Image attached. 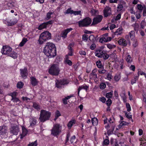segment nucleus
Listing matches in <instances>:
<instances>
[{
    "mask_svg": "<svg viewBox=\"0 0 146 146\" xmlns=\"http://www.w3.org/2000/svg\"><path fill=\"white\" fill-rule=\"evenodd\" d=\"M129 124V123L124 121H121L120 123V126L122 127L123 126L127 125Z\"/></svg>",
    "mask_w": 146,
    "mask_h": 146,
    "instance_id": "ea45409f",
    "label": "nucleus"
},
{
    "mask_svg": "<svg viewBox=\"0 0 146 146\" xmlns=\"http://www.w3.org/2000/svg\"><path fill=\"white\" fill-rule=\"evenodd\" d=\"M11 100L14 103H16L17 104H18L20 102V101L19 99L17 97L12 98Z\"/></svg>",
    "mask_w": 146,
    "mask_h": 146,
    "instance_id": "473e14b6",
    "label": "nucleus"
},
{
    "mask_svg": "<svg viewBox=\"0 0 146 146\" xmlns=\"http://www.w3.org/2000/svg\"><path fill=\"white\" fill-rule=\"evenodd\" d=\"M7 131V128L5 126H0V135L5 134Z\"/></svg>",
    "mask_w": 146,
    "mask_h": 146,
    "instance_id": "6ab92c4d",
    "label": "nucleus"
},
{
    "mask_svg": "<svg viewBox=\"0 0 146 146\" xmlns=\"http://www.w3.org/2000/svg\"><path fill=\"white\" fill-rule=\"evenodd\" d=\"M19 131V128L17 125L13 126L10 130V132L15 135H17Z\"/></svg>",
    "mask_w": 146,
    "mask_h": 146,
    "instance_id": "f8f14e48",
    "label": "nucleus"
},
{
    "mask_svg": "<svg viewBox=\"0 0 146 146\" xmlns=\"http://www.w3.org/2000/svg\"><path fill=\"white\" fill-rule=\"evenodd\" d=\"M97 66L98 68H101L102 67L101 62L100 61H98L96 62Z\"/></svg>",
    "mask_w": 146,
    "mask_h": 146,
    "instance_id": "052dcab7",
    "label": "nucleus"
},
{
    "mask_svg": "<svg viewBox=\"0 0 146 146\" xmlns=\"http://www.w3.org/2000/svg\"><path fill=\"white\" fill-rule=\"evenodd\" d=\"M31 84L34 86H36L38 84V82L36 79L33 77L30 78Z\"/></svg>",
    "mask_w": 146,
    "mask_h": 146,
    "instance_id": "b1692460",
    "label": "nucleus"
},
{
    "mask_svg": "<svg viewBox=\"0 0 146 146\" xmlns=\"http://www.w3.org/2000/svg\"><path fill=\"white\" fill-rule=\"evenodd\" d=\"M74 45V43H72L69 44L68 47L69 50H73L72 47H73Z\"/></svg>",
    "mask_w": 146,
    "mask_h": 146,
    "instance_id": "680f3d73",
    "label": "nucleus"
},
{
    "mask_svg": "<svg viewBox=\"0 0 146 146\" xmlns=\"http://www.w3.org/2000/svg\"><path fill=\"white\" fill-rule=\"evenodd\" d=\"M61 114L60 111L58 110H57L55 112V118L54 119V120L56 121L57 118L60 116Z\"/></svg>",
    "mask_w": 146,
    "mask_h": 146,
    "instance_id": "c9c22d12",
    "label": "nucleus"
},
{
    "mask_svg": "<svg viewBox=\"0 0 146 146\" xmlns=\"http://www.w3.org/2000/svg\"><path fill=\"white\" fill-rule=\"evenodd\" d=\"M123 8V6L122 5L119 4L117 7V11H120L122 10Z\"/></svg>",
    "mask_w": 146,
    "mask_h": 146,
    "instance_id": "09e8293b",
    "label": "nucleus"
},
{
    "mask_svg": "<svg viewBox=\"0 0 146 146\" xmlns=\"http://www.w3.org/2000/svg\"><path fill=\"white\" fill-rule=\"evenodd\" d=\"M123 29L121 27H120L118 29L115 33V35H120L123 33Z\"/></svg>",
    "mask_w": 146,
    "mask_h": 146,
    "instance_id": "cd10ccee",
    "label": "nucleus"
},
{
    "mask_svg": "<svg viewBox=\"0 0 146 146\" xmlns=\"http://www.w3.org/2000/svg\"><path fill=\"white\" fill-rule=\"evenodd\" d=\"M92 20L89 17H86L78 22L79 27H87L90 25L91 23Z\"/></svg>",
    "mask_w": 146,
    "mask_h": 146,
    "instance_id": "39448f33",
    "label": "nucleus"
},
{
    "mask_svg": "<svg viewBox=\"0 0 146 146\" xmlns=\"http://www.w3.org/2000/svg\"><path fill=\"white\" fill-rule=\"evenodd\" d=\"M53 21H49L48 22L44 23L40 25L38 27V29L39 30H41L42 29L45 28L49 24H51L53 23Z\"/></svg>",
    "mask_w": 146,
    "mask_h": 146,
    "instance_id": "a211bd4d",
    "label": "nucleus"
},
{
    "mask_svg": "<svg viewBox=\"0 0 146 146\" xmlns=\"http://www.w3.org/2000/svg\"><path fill=\"white\" fill-rule=\"evenodd\" d=\"M102 57L105 60L109 58V56L106 53L104 52L102 54Z\"/></svg>",
    "mask_w": 146,
    "mask_h": 146,
    "instance_id": "bf43d9fd",
    "label": "nucleus"
},
{
    "mask_svg": "<svg viewBox=\"0 0 146 146\" xmlns=\"http://www.w3.org/2000/svg\"><path fill=\"white\" fill-rule=\"evenodd\" d=\"M23 83L21 82H18L17 83V87L18 88H21L23 87Z\"/></svg>",
    "mask_w": 146,
    "mask_h": 146,
    "instance_id": "603ef678",
    "label": "nucleus"
},
{
    "mask_svg": "<svg viewBox=\"0 0 146 146\" xmlns=\"http://www.w3.org/2000/svg\"><path fill=\"white\" fill-rule=\"evenodd\" d=\"M119 44L123 46H126L127 45V41L124 39L122 38L120 39L118 41Z\"/></svg>",
    "mask_w": 146,
    "mask_h": 146,
    "instance_id": "393cba45",
    "label": "nucleus"
},
{
    "mask_svg": "<svg viewBox=\"0 0 146 146\" xmlns=\"http://www.w3.org/2000/svg\"><path fill=\"white\" fill-rule=\"evenodd\" d=\"M76 122V120L74 119H72L68 123L67 125L68 128L70 129L71 128L72 126L75 124Z\"/></svg>",
    "mask_w": 146,
    "mask_h": 146,
    "instance_id": "412c9836",
    "label": "nucleus"
},
{
    "mask_svg": "<svg viewBox=\"0 0 146 146\" xmlns=\"http://www.w3.org/2000/svg\"><path fill=\"white\" fill-rule=\"evenodd\" d=\"M15 3L13 2L9 3L7 4L8 6L11 8L15 7Z\"/></svg>",
    "mask_w": 146,
    "mask_h": 146,
    "instance_id": "3c124183",
    "label": "nucleus"
},
{
    "mask_svg": "<svg viewBox=\"0 0 146 146\" xmlns=\"http://www.w3.org/2000/svg\"><path fill=\"white\" fill-rule=\"evenodd\" d=\"M43 52L49 58L54 57L56 55V48L55 44L52 42H47L44 48Z\"/></svg>",
    "mask_w": 146,
    "mask_h": 146,
    "instance_id": "f257e3e1",
    "label": "nucleus"
},
{
    "mask_svg": "<svg viewBox=\"0 0 146 146\" xmlns=\"http://www.w3.org/2000/svg\"><path fill=\"white\" fill-rule=\"evenodd\" d=\"M103 143V146H104V145H108L110 143L109 140L108 139H105L104 140Z\"/></svg>",
    "mask_w": 146,
    "mask_h": 146,
    "instance_id": "13d9d810",
    "label": "nucleus"
},
{
    "mask_svg": "<svg viewBox=\"0 0 146 146\" xmlns=\"http://www.w3.org/2000/svg\"><path fill=\"white\" fill-rule=\"evenodd\" d=\"M112 39L111 37L108 36V34L107 33L104 35L100 38L99 41L101 43H103L110 41Z\"/></svg>",
    "mask_w": 146,
    "mask_h": 146,
    "instance_id": "1a4fd4ad",
    "label": "nucleus"
},
{
    "mask_svg": "<svg viewBox=\"0 0 146 146\" xmlns=\"http://www.w3.org/2000/svg\"><path fill=\"white\" fill-rule=\"evenodd\" d=\"M112 76L111 75V74L108 73L106 76V79L110 80L112 79Z\"/></svg>",
    "mask_w": 146,
    "mask_h": 146,
    "instance_id": "6e6d98bb",
    "label": "nucleus"
},
{
    "mask_svg": "<svg viewBox=\"0 0 146 146\" xmlns=\"http://www.w3.org/2000/svg\"><path fill=\"white\" fill-rule=\"evenodd\" d=\"M129 35L131 39L133 38L135 36V32L133 31H131L129 33Z\"/></svg>",
    "mask_w": 146,
    "mask_h": 146,
    "instance_id": "e433bc0d",
    "label": "nucleus"
},
{
    "mask_svg": "<svg viewBox=\"0 0 146 146\" xmlns=\"http://www.w3.org/2000/svg\"><path fill=\"white\" fill-rule=\"evenodd\" d=\"M74 96V95L72 94L70 96H68L65 97V98L63 99V103L65 104H66L68 103L67 100L70 99L71 98Z\"/></svg>",
    "mask_w": 146,
    "mask_h": 146,
    "instance_id": "c85d7f7f",
    "label": "nucleus"
},
{
    "mask_svg": "<svg viewBox=\"0 0 146 146\" xmlns=\"http://www.w3.org/2000/svg\"><path fill=\"white\" fill-rule=\"evenodd\" d=\"M68 82L65 80H56V87L58 88H61L62 86L67 84Z\"/></svg>",
    "mask_w": 146,
    "mask_h": 146,
    "instance_id": "9d476101",
    "label": "nucleus"
},
{
    "mask_svg": "<svg viewBox=\"0 0 146 146\" xmlns=\"http://www.w3.org/2000/svg\"><path fill=\"white\" fill-rule=\"evenodd\" d=\"M12 49L10 47L7 46H3L1 50V52L2 54L8 55V56L12 51Z\"/></svg>",
    "mask_w": 146,
    "mask_h": 146,
    "instance_id": "6e6552de",
    "label": "nucleus"
},
{
    "mask_svg": "<svg viewBox=\"0 0 146 146\" xmlns=\"http://www.w3.org/2000/svg\"><path fill=\"white\" fill-rule=\"evenodd\" d=\"M73 30L72 28H68L62 31L61 34V36L63 38H64L67 37V34Z\"/></svg>",
    "mask_w": 146,
    "mask_h": 146,
    "instance_id": "dca6fc26",
    "label": "nucleus"
},
{
    "mask_svg": "<svg viewBox=\"0 0 146 146\" xmlns=\"http://www.w3.org/2000/svg\"><path fill=\"white\" fill-rule=\"evenodd\" d=\"M138 45L137 41V40L135 39L133 40V46L134 47H136Z\"/></svg>",
    "mask_w": 146,
    "mask_h": 146,
    "instance_id": "e2e57ef3",
    "label": "nucleus"
},
{
    "mask_svg": "<svg viewBox=\"0 0 146 146\" xmlns=\"http://www.w3.org/2000/svg\"><path fill=\"white\" fill-rule=\"evenodd\" d=\"M89 88V86L86 85L85 84H84L82 86H79L78 89V94H79L80 91L84 89L86 91H87Z\"/></svg>",
    "mask_w": 146,
    "mask_h": 146,
    "instance_id": "a878e982",
    "label": "nucleus"
},
{
    "mask_svg": "<svg viewBox=\"0 0 146 146\" xmlns=\"http://www.w3.org/2000/svg\"><path fill=\"white\" fill-rule=\"evenodd\" d=\"M73 11V10H71V9L70 8L68 9L66 11V12H65V14H72V13Z\"/></svg>",
    "mask_w": 146,
    "mask_h": 146,
    "instance_id": "69168bd1",
    "label": "nucleus"
},
{
    "mask_svg": "<svg viewBox=\"0 0 146 146\" xmlns=\"http://www.w3.org/2000/svg\"><path fill=\"white\" fill-rule=\"evenodd\" d=\"M18 94L16 92H13L9 94V95L11 96L12 98H13L17 96Z\"/></svg>",
    "mask_w": 146,
    "mask_h": 146,
    "instance_id": "a18cd8bd",
    "label": "nucleus"
},
{
    "mask_svg": "<svg viewBox=\"0 0 146 146\" xmlns=\"http://www.w3.org/2000/svg\"><path fill=\"white\" fill-rule=\"evenodd\" d=\"M92 125L94 126L97 125L98 123L97 119L95 117L92 119Z\"/></svg>",
    "mask_w": 146,
    "mask_h": 146,
    "instance_id": "72a5a7b5",
    "label": "nucleus"
},
{
    "mask_svg": "<svg viewBox=\"0 0 146 146\" xmlns=\"http://www.w3.org/2000/svg\"><path fill=\"white\" fill-rule=\"evenodd\" d=\"M22 133L20 135V138L21 139H22L25 136H26L27 135L28 132L27 130L25 127H24L22 126Z\"/></svg>",
    "mask_w": 146,
    "mask_h": 146,
    "instance_id": "4be33fe9",
    "label": "nucleus"
},
{
    "mask_svg": "<svg viewBox=\"0 0 146 146\" xmlns=\"http://www.w3.org/2000/svg\"><path fill=\"white\" fill-rule=\"evenodd\" d=\"M20 70L21 77L24 78H26L28 74L27 68L25 67L23 69H20Z\"/></svg>",
    "mask_w": 146,
    "mask_h": 146,
    "instance_id": "4468645a",
    "label": "nucleus"
},
{
    "mask_svg": "<svg viewBox=\"0 0 146 146\" xmlns=\"http://www.w3.org/2000/svg\"><path fill=\"white\" fill-rule=\"evenodd\" d=\"M139 75L138 74V76H135L132 79L131 81V84L133 85L135 83L136 81L138 80L139 78Z\"/></svg>",
    "mask_w": 146,
    "mask_h": 146,
    "instance_id": "2f4dec72",
    "label": "nucleus"
},
{
    "mask_svg": "<svg viewBox=\"0 0 146 146\" xmlns=\"http://www.w3.org/2000/svg\"><path fill=\"white\" fill-rule=\"evenodd\" d=\"M98 72L100 74H104L106 73V71L104 69L99 70H98Z\"/></svg>",
    "mask_w": 146,
    "mask_h": 146,
    "instance_id": "774afa93",
    "label": "nucleus"
},
{
    "mask_svg": "<svg viewBox=\"0 0 146 146\" xmlns=\"http://www.w3.org/2000/svg\"><path fill=\"white\" fill-rule=\"evenodd\" d=\"M107 47L109 49H113L116 46L115 45L108 44H107Z\"/></svg>",
    "mask_w": 146,
    "mask_h": 146,
    "instance_id": "a19ab883",
    "label": "nucleus"
},
{
    "mask_svg": "<svg viewBox=\"0 0 146 146\" xmlns=\"http://www.w3.org/2000/svg\"><path fill=\"white\" fill-rule=\"evenodd\" d=\"M29 122L30 125L33 126L36 125L37 122L36 118L34 117H31L29 118Z\"/></svg>",
    "mask_w": 146,
    "mask_h": 146,
    "instance_id": "aec40b11",
    "label": "nucleus"
},
{
    "mask_svg": "<svg viewBox=\"0 0 146 146\" xmlns=\"http://www.w3.org/2000/svg\"><path fill=\"white\" fill-rule=\"evenodd\" d=\"M104 13L105 17H107L111 13V8L109 7H106L104 10Z\"/></svg>",
    "mask_w": 146,
    "mask_h": 146,
    "instance_id": "f3484780",
    "label": "nucleus"
},
{
    "mask_svg": "<svg viewBox=\"0 0 146 146\" xmlns=\"http://www.w3.org/2000/svg\"><path fill=\"white\" fill-rule=\"evenodd\" d=\"M28 41V40L26 38H23L22 41L19 45V46L22 47L24 46L25 43Z\"/></svg>",
    "mask_w": 146,
    "mask_h": 146,
    "instance_id": "7c9ffc66",
    "label": "nucleus"
},
{
    "mask_svg": "<svg viewBox=\"0 0 146 146\" xmlns=\"http://www.w3.org/2000/svg\"><path fill=\"white\" fill-rule=\"evenodd\" d=\"M51 131V134L54 136H56L58 135L61 132L60 125L57 124L54 125Z\"/></svg>",
    "mask_w": 146,
    "mask_h": 146,
    "instance_id": "423d86ee",
    "label": "nucleus"
},
{
    "mask_svg": "<svg viewBox=\"0 0 146 146\" xmlns=\"http://www.w3.org/2000/svg\"><path fill=\"white\" fill-rule=\"evenodd\" d=\"M33 106L35 109L37 110H39L40 109V106L37 103H34Z\"/></svg>",
    "mask_w": 146,
    "mask_h": 146,
    "instance_id": "de8ad7c7",
    "label": "nucleus"
},
{
    "mask_svg": "<svg viewBox=\"0 0 146 146\" xmlns=\"http://www.w3.org/2000/svg\"><path fill=\"white\" fill-rule=\"evenodd\" d=\"M18 20L15 18H13L12 19L7 18L3 20V23L8 26L13 25L16 24Z\"/></svg>",
    "mask_w": 146,
    "mask_h": 146,
    "instance_id": "0eeeda50",
    "label": "nucleus"
},
{
    "mask_svg": "<svg viewBox=\"0 0 146 146\" xmlns=\"http://www.w3.org/2000/svg\"><path fill=\"white\" fill-rule=\"evenodd\" d=\"M126 60L128 63H131L132 62V59L130 55H127L126 57Z\"/></svg>",
    "mask_w": 146,
    "mask_h": 146,
    "instance_id": "4c0bfd02",
    "label": "nucleus"
},
{
    "mask_svg": "<svg viewBox=\"0 0 146 146\" xmlns=\"http://www.w3.org/2000/svg\"><path fill=\"white\" fill-rule=\"evenodd\" d=\"M60 71L58 65L57 64H53L48 70L49 73L52 75L57 76Z\"/></svg>",
    "mask_w": 146,
    "mask_h": 146,
    "instance_id": "20e7f679",
    "label": "nucleus"
},
{
    "mask_svg": "<svg viewBox=\"0 0 146 146\" xmlns=\"http://www.w3.org/2000/svg\"><path fill=\"white\" fill-rule=\"evenodd\" d=\"M146 23L145 21L144 20L142 21L140 24V28L141 29H143Z\"/></svg>",
    "mask_w": 146,
    "mask_h": 146,
    "instance_id": "c03bdc74",
    "label": "nucleus"
},
{
    "mask_svg": "<svg viewBox=\"0 0 146 146\" xmlns=\"http://www.w3.org/2000/svg\"><path fill=\"white\" fill-rule=\"evenodd\" d=\"M121 78L120 74H116L114 77V80L116 81H118Z\"/></svg>",
    "mask_w": 146,
    "mask_h": 146,
    "instance_id": "49530a36",
    "label": "nucleus"
},
{
    "mask_svg": "<svg viewBox=\"0 0 146 146\" xmlns=\"http://www.w3.org/2000/svg\"><path fill=\"white\" fill-rule=\"evenodd\" d=\"M125 114L126 117L128 119H132V115L129 114V113L127 112H125Z\"/></svg>",
    "mask_w": 146,
    "mask_h": 146,
    "instance_id": "4d7b16f0",
    "label": "nucleus"
},
{
    "mask_svg": "<svg viewBox=\"0 0 146 146\" xmlns=\"http://www.w3.org/2000/svg\"><path fill=\"white\" fill-rule=\"evenodd\" d=\"M145 8L146 6L145 5L141 4H137L136 6L137 9L140 12H142Z\"/></svg>",
    "mask_w": 146,
    "mask_h": 146,
    "instance_id": "5701e85b",
    "label": "nucleus"
},
{
    "mask_svg": "<svg viewBox=\"0 0 146 146\" xmlns=\"http://www.w3.org/2000/svg\"><path fill=\"white\" fill-rule=\"evenodd\" d=\"M8 56L11 57L14 59H16L17 58L18 55L17 53L15 51H11Z\"/></svg>",
    "mask_w": 146,
    "mask_h": 146,
    "instance_id": "bb28decb",
    "label": "nucleus"
},
{
    "mask_svg": "<svg viewBox=\"0 0 146 146\" xmlns=\"http://www.w3.org/2000/svg\"><path fill=\"white\" fill-rule=\"evenodd\" d=\"M113 94V91H111L110 92L107 93L106 95V96L108 98H111Z\"/></svg>",
    "mask_w": 146,
    "mask_h": 146,
    "instance_id": "37998d69",
    "label": "nucleus"
},
{
    "mask_svg": "<svg viewBox=\"0 0 146 146\" xmlns=\"http://www.w3.org/2000/svg\"><path fill=\"white\" fill-rule=\"evenodd\" d=\"M37 145V143L36 141H35L34 142L30 143L28 145V146H36Z\"/></svg>",
    "mask_w": 146,
    "mask_h": 146,
    "instance_id": "864d4df0",
    "label": "nucleus"
},
{
    "mask_svg": "<svg viewBox=\"0 0 146 146\" xmlns=\"http://www.w3.org/2000/svg\"><path fill=\"white\" fill-rule=\"evenodd\" d=\"M65 58L66 59L65 61V63L67 64L69 66H72V62L70 60L68 59V55H66V56Z\"/></svg>",
    "mask_w": 146,
    "mask_h": 146,
    "instance_id": "c756f323",
    "label": "nucleus"
},
{
    "mask_svg": "<svg viewBox=\"0 0 146 146\" xmlns=\"http://www.w3.org/2000/svg\"><path fill=\"white\" fill-rule=\"evenodd\" d=\"M53 14V13L51 12H49L46 15V19L48 20L50 18L51 15Z\"/></svg>",
    "mask_w": 146,
    "mask_h": 146,
    "instance_id": "8fccbe9b",
    "label": "nucleus"
},
{
    "mask_svg": "<svg viewBox=\"0 0 146 146\" xmlns=\"http://www.w3.org/2000/svg\"><path fill=\"white\" fill-rule=\"evenodd\" d=\"M132 26L134 27V30L135 31H138L139 28V25L138 23H135L132 25Z\"/></svg>",
    "mask_w": 146,
    "mask_h": 146,
    "instance_id": "f704fd0d",
    "label": "nucleus"
},
{
    "mask_svg": "<svg viewBox=\"0 0 146 146\" xmlns=\"http://www.w3.org/2000/svg\"><path fill=\"white\" fill-rule=\"evenodd\" d=\"M34 97L33 96V97H31L30 98H28L26 97H23L22 99L23 101H29L30 100H32Z\"/></svg>",
    "mask_w": 146,
    "mask_h": 146,
    "instance_id": "58836bf2",
    "label": "nucleus"
},
{
    "mask_svg": "<svg viewBox=\"0 0 146 146\" xmlns=\"http://www.w3.org/2000/svg\"><path fill=\"white\" fill-rule=\"evenodd\" d=\"M126 107L127 109V111L128 112H129L131 111V107L130 104L128 103H126Z\"/></svg>",
    "mask_w": 146,
    "mask_h": 146,
    "instance_id": "5fc2aeb1",
    "label": "nucleus"
},
{
    "mask_svg": "<svg viewBox=\"0 0 146 146\" xmlns=\"http://www.w3.org/2000/svg\"><path fill=\"white\" fill-rule=\"evenodd\" d=\"M106 84L104 83H102L100 84V87L101 89H103L106 87Z\"/></svg>",
    "mask_w": 146,
    "mask_h": 146,
    "instance_id": "338daca9",
    "label": "nucleus"
},
{
    "mask_svg": "<svg viewBox=\"0 0 146 146\" xmlns=\"http://www.w3.org/2000/svg\"><path fill=\"white\" fill-rule=\"evenodd\" d=\"M72 14H74V15H77L81 14V11H73Z\"/></svg>",
    "mask_w": 146,
    "mask_h": 146,
    "instance_id": "0e129e2a",
    "label": "nucleus"
},
{
    "mask_svg": "<svg viewBox=\"0 0 146 146\" xmlns=\"http://www.w3.org/2000/svg\"><path fill=\"white\" fill-rule=\"evenodd\" d=\"M90 12L91 14L92 15H95L97 14V11L95 9H92Z\"/></svg>",
    "mask_w": 146,
    "mask_h": 146,
    "instance_id": "79ce46f5",
    "label": "nucleus"
},
{
    "mask_svg": "<svg viewBox=\"0 0 146 146\" xmlns=\"http://www.w3.org/2000/svg\"><path fill=\"white\" fill-rule=\"evenodd\" d=\"M51 115L50 112L44 110H42L40 111L39 119L41 122H43L49 119Z\"/></svg>",
    "mask_w": 146,
    "mask_h": 146,
    "instance_id": "7ed1b4c3",
    "label": "nucleus"
},
{
    "mask_svg": "<svg viewBox=\"0 0 146 146\" xmlns=\"http://www.w3.org/2000/svg\"><path fill=\"white\" fill-rule=\"evenodd\" d=\"M51 34L48 31H44L40 35L38 40V42L40 44H42L44 42L50 39Z\"/></svg>",
    "mask_w": 146,
    "mask_h": 146,
    "instance_id": "f03ea898",
    "label": "nucleus"
},
{
    "mask_svg": "<svg viewBox=\"0 0 146 146\" xmlns=\"http://www.w3.org/2000/svg\"><path fill=\"white\" fill-rule=\"evenodd\" d=\"M97 71L96 69H94L92 71V73L90 74L89 76V78L90 80H94L95 82H96L98 80V77L96 73Z\"/></svg>",
    "mask_w": 146,
    "mask_h": 146,
    "instance_id": "9b49d317",
    "label": "nucleus"
},
{
    "mask_svg": "<svg viewBox=\"0 0 146 146\" xmlns=\"http://www.w3.org/2000/svg\"><path fill=\"white\" fill-rule=\"evenodd\" d=\"M103 48V47L102 46L101 48L97 49L95 53V56L99 58H102L104 52L102 49Z\"/></svg>",
    "mask_w": 146,
    "mask_h": 146,
    "instance_id": "2eb2a0df",
    "label": "nucleus"
},
{
    "mask_svg": "<svg viewBox=\"0 0 146 146\" xmlns=\"http://www.w3.org/2000/svg\"><path fill=\"white\" fill-rule=\"evenodd\" d=\"M103 17L101 15H98L93 19L92 26L95 25L100 22L102 19Z\"/></svg>",
    "mask_w": 146,
    "mask_h": 146,
    "instance_id": "ddd939ff",
    "label": "nucleus"
}]
</instances>
